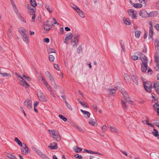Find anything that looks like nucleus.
I'll list each match as a JSON object with an SVG mask.
<instances>
[{"label": "nucleus", "mask_w": 159, "mask_h": 159, "mask_svg": "<svg viewBox=\"0 0 159 159\" xmlns=\"http://www.w3.org/2000/svg\"><path fill=\"white\" fill-rule=\"evenodd\" d=\"M117 87L118 88L119 90L122 94L125 101L129 103L130 102H132L129 100V96L127 93L124 90V89H122L121 87V86L123 85V84L121 83L118 82L117 83Z\"/></svg>", "instance_id": "1"}, {"label": "nucleus", "mask_w": 159, "mask_h": 159, "mask_svg": "<svg viewBox=\"0 0 159 159\" xmlns=\"http://www.w3.org/2000/svg\"><path fill=\"white\" fill-rule=\"evenodd\" d=\"M117 87L118 88L119 90L122 94L125 101L129 103L130 102H132L129 100V96L127 93L124 90V89H122L121 87V86L123 85V84L121 83L118 82L117 83Z\"/></svg>", "instance_id": "2"}, {"label": "nucleus", "mask_w": 159, "mask_h": 159, "mask_svg": "<svg viewBox=\"0 0 159 159\" xmlns=\"http://www.w3.org/2000/svg\"><path fill=\"white\" fill-rule=\"evenodd\" d=\"M80 35L76 33L74 34V38L72 39L71 41V44L74 46H76L79 42V37Z\"/></svg>", "instance_id": "3"}, {"label": "nucleus", "mask_w": 159, "mask_h": 159, "mask_svg": "<svg viewBox=\"0 0 159 159\" xmlns=\"http://www.w3.org/2000/svg\"><path fill=\"white\" fill-rule=\"evenodd\" d=\"M138 54L139 56V58L142 61V64L145 63L147 64L148 62L147 57L143 54L141 52H138Z\"/></svg>", "instance_id": "4"}, {"label": "nucleus", "mask_w": 159, "mask_h": 159, "mask_svg": "<svg viewBox=\"0 0 159 159\" xmlns=\"http://www.w3.org/2000/svg\"><path fill=\"white\" fill-rule=\"evenodd\" d=\"M129 15L131 17V18L134 19H136L137 16V12L132 9H129L127 11Z\"/></svg>", "instance_id": "5"}, {"label": "nucleus", "mask_w": 159, "mask_h": 159, "mask_svg": "<svg viewBox=\"0 0 159 159\" xmlns=\"http://www.w3.org/2000/svg\"><path fill=\"white\" fill-rule=\"evenodd\" d=\"M32 101L31 100L29 99H27L24 102V104L27 108L30 109H32Z\"/></svg>", "instance_id": "6"}, {"label": "nucleus", "mask_w": 159, "mask_h": 159, "mask_svg": "<svg viewBox=\"0 0 159 159\" xmlns=\"http://www.w3.org/2000/svg\"><path fill=\"white\" fill-rule=\"evenodd\" d=\"M16 75H17L18 77L22 79V80L20 81V83L21 85L23 86H25L26 88H28L29 87V85L25 81V80L24 79L23 77H21L17 73H16Z\"/></svg>", "instance_id": "7"}, {"label": "nucleus", "mask_w": 159, "mask_h": 159, "mask_svg": "<svg viewBox=\"0 0 159 159\" xmlns=\"http://www.w3.org/2000/svg\"><path fill=\"white\" fill-rule=\"evenodd\" d=\"M23 145L24 146L21 148V152L23 154L26 155L30 152V151L25 144L23 143Z\"/></svg>", "instance_id": "8"}, {"label": "nucleus", "mask_w": 159, "mask_h": 159, "mask_svg": "<svg viewBox=\"0 0 159 159\" xmlns=\"http://www.w3.org/2000/svg\"><path fill=\"white\" fill-rule=\"evenodd\" d=\"M48 21H46L44 23V29L49 30H50L52 28V23H51L50 24L48 23Z\"/></svg>", "instance_id": "9"}, {"label": "nucleus", "mask_w": 159, "mask_h": 159, "mask_svg": "<svg viewBox=\"0 0 159 159\" xmlns=\"http://www.w3.org/2000/svg\"><path fill=\"white\" fill-rule=\"evenodd\" d=\"M38 96L40 101L42 102H46L47 101L46 97L43 94L41 93H39L38 94Z\"/></svg>", "instance_id": "10"}, {"label": "nucleus", "mask_w": 159, "mask_h": 159, "mask_svg": "<svg viewBox=\"0 0 159 159\" xmlns=\"http://www.w3.org/2000/svg\"><path fill=\"white\" fill-rule=\"evenodd\" d=\"M49 131H50V134L52 137H53L54 139H55L57 141H58L60 140V138H58V136L56 135L55 131L54 130H49Z\"/></svg>", "instance_id": "11"}, {"label": "nucleus", "mask_w": 159, "mask_h": 159, "mask_svg": "<svg viewBox=\"0 0 159 159\" xmlns=\"http://www.w3.org/2000/svg\"><path fill=\"white\" fill-rule=\"evenodd\" d=\"M139 15L142 17L146 18L148 17V13L145 10H143L140 11Z\"/></svg>", "instance_id": "12"}, {"label": "nucleus", "mask_w": 159, "mask_h": 159, "mask_svg": "<svg viewBox=\"0 0 159 159\" xmlns=\"http://www.w3.org/2000/svg\"><path fill=\"white\" fill-rule=\"evenodd\" d=\"M48 147L50 148L51 150L56 149L58 148L57 143L54 142L52 143H50Z\"/></svg>", "instance_id": "13"}, {"label": "nucleus", "mask_w": 159, "mask_h": 159, "mask_svg": "<svg viewBox=\"0 0 159 159\" xmlns=\"http://www.w3.org/2000/svg\"><path fill=\"white\" fill-rule=\"evenodd\" d=\"M48 147L50 148L51 150L56 149L58 148L57 143L54 142L52 143H50Z\"/></svg>", "instance_id": "14"}, {"label": "nucleus", "mask_w": 159, "mask_h": 159, "mask_svg": "<svg viewBox=\"0 0 159 159\" xmlns=\"http://www.w3.org/2000/svg\"><path fill=\"white\" fill-rule=\"evenodd\" d=\"M19 32L21 36H23L27 34V31L26 29H24L23 28L20 27L19 29Z\"/></svg>", "instance_id": "15"}, {"label": "nucleus", "mask_w": 159, "mask_h": 159, "mask_svg": "<svg viewBox=\"0 0 159 159\" xmlns=\"http://www.w3.org/2000/svg\"><path fill=\"white\" fill-rule=\"evenodd\" d=\"M127 101L125 100H121V105L123 108L125 110H126L128 109Z\"/></svg>", "instance_id": "16"}, {"label": "nucleus", "mask_w": 159, "mask_h": 159, "mask_svg": "<svg viewBox=\"0 0 159 159\" xmlns=\"http://www.w3.org/2000/svg\"><path fill=\"white\" fill-rule=\"evenodd\" d=\"M159 83L158 81L157 80L154 81V82L153 88L156 92L159 91Z\"/></svg>", "instance_id": "17"}, {"label": "nucleus", "mask_w": 159, "mask_h": 159, "mask_svg": "<svg viewBox=\"0 0 159 159\" xmlns=\"http://www.w3.org/2000/svg\"><path fill=\"white\" fill-rule=\"evenodd\" d=\"M80 111L84 115V116L85 118H89L90 114L89 112L86 111H84L82 109H81Z\"/></svg>", "instance_id": "18"}, {"label": "nucleus", "mask_w": 159, "mask_h": 159, "mask_svg": "<svg viewBox=\"0 0 159 159\" xmlns=\"http://www.w3.org/2000/svg\"><path fill=\"white\" fill-rule=\"evenodd\" d=\"M22 37L23 40L25 43H28L29 42V38L27 34L22 36Z\"/></svg>", "instance_id": "19"}, {"label": "nucleus", "mask_w": 159, "mask_h": 159, "mask_svg": "<svg viewBox=\"0 0 159 159\" xmlns=\"http://www.w3.org/2000/svg\"><path fill=\"white\" fill-rule=\"evenodd\" d=\"M72 36V34L71 33H70L68 34L65 37L64 43H66L70 39Z\"/></svg>", "instance_id": "20"}, {"label": "nucleus", "mask_w": 159, "mask_h": 159, "mask_svg": "<svg viewBox=\"0 0 159 159\" xmlns=\"http://www.w3.org/2000/svg\"><path fill=\"white\" fill-rule=\"evenodd\" d=\"M148 64H147L143 63L142 64L141 66V68L142 72H145L147 69Z\"/></svg>", "instance_id": "21"}, {"label": "nucleus", "mask_w": 159, "mask_h": 159, "mask_svg": "<svg viewBox=\"0 0 159 159\" xmlns=\"http://www.w3.org/2000/svg\"><path fill=\"white\" fill-rule=\"evenodd\" d=\"M153 107L154 109L156 111L158 115H159V104L158 103H156L153 105Z\"/></svg>", "instance_id": "22"}, {"label": "nucleus", "mask_w": 159, "mask_h": 159, "mask_svg": "<svg viewBox=\"0 0 159 159\" xmlns=\"http://www.w3.org/2000/svg\"><path fill=\"white\" fill-rule=\"evenodd\" d=\"M131 78L133 81L136 84V85H138L139 83L138 79L137 78V76L136 75H133L131 76Z\"/></svg>", "instance_id": "23"}, {"label": "nucleus", "mask_w": 159, "mask_h": 159, "mask_svg": "<svg viewBox=\"0 0 159 159\" xmlns=\"http://www.w3.org/2000/svg\"><path fill=\"white\" fill-rule=\"evenodd\" d=\"M154 45L155 46V49L156 50L159 51V41L158 40L156 39H155L154 41Z\"/></svg>", "instance_id": "24"}, {"label": "nucleus", "mask_w": 159, "mask_h": 159, "mask_svg": "<svg viewBox=\"0 0 159 159\" xmlns=\"http://www.w3.org/2000/svg\"><path fill=\"white\" fill-rule=\"evenodd\" d=\"M123 21L125 24L127 25H129L131 24L130 20L125 17L123 18Z\"/></svg>", "instance_id": "25"}, {"label": "nucleus", "mask_w": 159, "mask_h": 159, "mask_svg": "<svg viewBox=\"0 0 159 159\" xmlns=\"http://www.w3.org/2000/svg\"><path fill=\"white\" fill-rule=\"evenodd\" d=\"M158 14L157 11H152L150 12L149 14L148 13V17H155Z\"/></svg>", "instance_id": "26"}, {"label": "nucleus", "mask_w": 159, "mask_h": 159, "mask_svg": "<svg viewBox=\"0 0 159 159\" xmlns=\"http://www.w3.org/2000/svg\"><path fill=\"white\" fill-rule=\"evenodd\" d=\"M145 89H147V87L152 88V84L150 82H146L144 84Z\"/></svg>", "instance_id": "27"}, {"label": "nucleus", "mask_w": 159, "mask_h": 159, "mask_svg": "<svg viewBox=\"0 0 159 159\" xmlns=\"http://www.w3.org/2000/svg\"><path fill=\"white\" fill-rule=\"evenodd\" d=\"M152 134L155 137H157L159 139V134L158 132L156 129H153V131L152 132Z\"/></svg>", "instance_id": "28"}, {"label": "nucleus", "mask_w": 159, "mask_h": 159, "mask_svg": "<svg viewBox=\"0 0 159 159\" xmlns=\"http://www.w3.org/2000/svg\"><path fill=\"white\" fill-rule=\"evenodd\" d=\"M108 90H109V95H110L114 96L116 92V89H109Z\"/></svg>", "instance_id": "29"}, {"label": "nucleus", "mask_w": 159, "mask_h": 159, "mask_svg": "<svg viewBox=\"0 0 159 159\" xmlns=\"http://www.w3.org/2000/svg\"><path fill=\"white\" fill-rule=\"evenodd\" d=\"M31 5H32L33 8H34L36 10L35 7L37 6V3L35 0H30V1Z\"/></svg>", "instance_id": "30"}, {"label": "nucleus", "mask_w": 159, "mask_h": 159, "mask_svg": "<svg viewBox=\"0 0 159 159\" xmlns=\"http://www.w3.org/2000/svg\"><path fill=\"white\" fill-rule=\"evenodd\" d=\"M153 28H152V27H149V39L150 38H152L153 35Z\"/></svg>", "instance_id": "31"}, {"label": "nucleus", "mask_w": 159, "mask_h": 159, "mask_svg": "<svg viewBox=\"0 0 159 159\" xmlns=\"http://www.w3.org/2000/svg\"><path fill=\"white\" fill-rule=\"evenodd\" d=\"M45 8L50 13H52V8L48 4H46L45 5Z\"/></svg>", "instance_id": "32"}, {"label": "nucleus", "mask_w": 159, "mask_h": 159, "mask_svg": "<svg viewBox=\"0 0 159 159\" xmlns=\"http://www.w3.org/2000/svg\"><path fill=\"white\" fill-rule=\"evenodd\" d=\"M77 10H78L76 11L78 12L80 16L82 18L84 17V15L83 12L82 11L80 10L79 8Z\"/></svg>", "instance_id": "33"}, {"label": "nucleus", "mask_w": 159, "mask_h": 159, "mask_svg": "<svg viewBox=\"0 0 159 159\" xmlns=\"http://www.w3.org/2000/svg\"><path fill=\"white\" fill-rule=\"evenodd\" d=\"M141 32L140 30H137L135 32V36L137 38L140 37Z\"/></svg>", "instance_id": "34"}, {"label": "nucleus", "mask_w": 159, "mask_h": 159, "mask_svg": "<svg viewBox=\"0 0 159 159\" xmlns=\"http://www.w3.org/2000/svg\"><path fill=\"white\" fill-rule=\"evenodd\" d=\"M155 62L156 63V64L159 63V57L156 54L154 56Z\"/></svg>", "instance_id": "35"}, {"label": "nucleus", "mask_w": 159, "mask_h": 159, "mask_svg": "<svg viewBox=\"0 0 159 159\" xmlns=\"http://www.w3.org/2000/svg\"><path fill=\"white\" fill-rule=\"evenodd\" d=\"M14 140L18 144L20 147L22 146V144L21 142L17 138H15L14 139Z\"/></svg>", "instance_id": "36"}, {"label": "nucleus", "mask_w": 159, "mask_h": 159, "mask_svg": "<svg viewBox=\"0 0 159 159\" xmlns=\"http://www.w3.org/2000/svg\"><path fill=\"white\" fill-rule=\"evenodd\" d=\"M133 6L136 8H140L142 7L141 4L140 3H134L133 4Z\"/></svg>", "instance_id": "37"}, {"label": "nucleus", "mask_w": 159, "mask_h": 159, "mask_svg": "<svg viewBox=\"0 0 159 159\" xmlns=\"http://www.w3.org/2000/svg\"><path fill=\"white\" fill-rule=\"evenodd\" d=\"M78 102L84 107L89 108V106L86 103H83L82 102L79 100H78Z\"/></svg>", "instance_id": "38"}, {"label": "nucleus", "mask_w": 159, "mask_h": 159, "mask_svg": "<svg viewBox=\"0 0 159 159\" xmlns=\"http://www.w3.org/2000/svg\"><path fill=\"white\" fill-rule=\"evenodd\" d=\"M110 128L111 131L114 132L116 134L118 133L117 129L116 127L113 126H110Z\"/></svg>", "instance_id": "39"}, {"label": "nucleus", "mask_w": 159, "mask_h": 159, "mask_svg": "<svg viewBox=\"0 0 159 159\" xmlns=\"http://www.w3.org/2000/svg\"><path fill=\"white\" fill-rule=\"evenodd\" d=\"M14 10V11L16 13V14L17 16L19 18L20 17V16H21V15L20 12L19 11L18 9L17 8H16L13 10Z\"/></svg>", "instance_id": "40"}, {"label": "nucleus", "mask_w": 159, "mask_h": 159, "mask_svg": "<svg viewBox=\"0 0 159 159\" xmlns=\"http://www.w3.org/2000/svg\"><path fill=\"white\" fill-rule=\"evenodd\" d=\"M65 103L67 107L70 110L72 111L73 109L71 107V106L66 101H65Z\"/></svg>", "instance_id": "41"}, {"label": "nucleus", "mask_w": 159, "mask_h": 159, "mask_svg": "<svg viewBox=\"0 0 159 159\" xmlns=\"http://www.w3.org/2000/svg\"><path fill=\"white\" fill-rule=\"evenodd\" d=\"M32 10H28L27 12L28 13L30 14V15H33L34 14H35V8H34V9H32Z\"/></svg>", "instance_id": "42"}, {"label": "nucleus", "mask_w": 159, "mask_h": 159, "mask_svg": "<svg viewBox=\"0 0 159 159\" xmlns=\"http://www.w3.org/2000/svg\"><path fill=\"white\" fill-rule=\"evenodd\" d=\"M36 152L41 157L43 158V157H44L45 155L39 150H36Z\"/></svg>", "instance_id": "43"}, {"label": "nucleus", "mask_w": 159, "mask_h": 159, "mask_svg": "<svg viewBox=\"0 0 159 159\" xmlns=\"http://www.w3.org/2000/svg\"><path fill=\"white\" fill-rule=\"evenodd\" d=\"M11 29H8L7 33V35L8 37L9 38H12V34L11 33Z\"/></svg>", "instance_id": "44"}, {"label": "nucleus", "mask_w": 159, "mask_h": 159, "mask_svg": "<svg viewBox=\"0 0 159 159\" xmlns=\"http://www.w3.org/2000/svg\"><path fill=\"white\" fill-rule=\"evenodd\" d=\"M47 51L49 54L52 53H55V50L53 48H49L47 50Z\"/></svg>", "instance_id": "45"}, {"label": "nucleus", "mask_w": 159, "mask_h": 159, "mask_svg": "<svg viewBox=\"0 0 159 159\" xmlns=\"http://www.w3.org/2000/svg\"><path fill=\"white\" fill-rule=\"evenodd\" d=\"M70 6L72 8L75 10L76 11H77L78 10V9H79V8L75 5L73 3H71L70 4Z\"/></svg>", "instance_id": "46"}, {"label": "nucleus", "mask_w": 159, "mask_h": 159, "mask_svg": "<svg viewBox=\"0 0 159 159\" xmlns=\"http://www.w3.org/2000/svg\"><path fill=\"white\" fill-rule=\"evenodd\" d=\"M82 150V148H79L78 147H76L75 149L74 150V151L76 152H80Z\"/></svg>", "instance_id": "47"}, {"label": "nucleus", "mask_w": 159, "mask_h": 159, "mask_svg": "<svg viewBox=\"0 0 159 159\" xmlns=\"http://www.w3.org/2000/svg\"><path fill=\"white\" fill-rule=\"evenodd\" d=\"M47 78L52 82V83L55 82L54 79L52 75H51L49 76Z\"/></svg>", "instance_id": "48"}, {"label": "nucleus", "mask_w": 159, "mask_h": 159, "mask_svg": "<svg viewBox=\"0 0 159 159\" xmlns=\"http://www.w3.org/2000/svg\"><path fill=\"white\" fill-rule=\"evenodd\" d=\"M7 157L11 159H16L14 156L11 154H8Z\"/></svg>", "instance_id": "49"}, {"label": "nucleus", "mask_w": 159, "mask_h": 159, "mask_svg": "<svg viewBox=\"0 0 159 159\" xmlns=\"http://www.w3.org/2000/svg\"><path fill=\"white\" fill-rule=\"evenodd\" d=\"M10 1L11 3V4L12 6L13 9H14L16 8H17V7L16 6V5L13 1V0H10Z\"/></svg>", "instance_id": "50"}, {"label": "nucleus", "mask_w": 159, "mask_h": 159, "mask_svg": "<svg viewBox=\"0 0 159 159\" xmlns=\"http://www.w3.org/2000/svg\"><path fill=\"white\" fill-rule=\"evenodd\" d=\"M49 59L51 61L53 62L54 61L55 57L52 55H50L49 56Z\"/></svg>", "instance_id": "51"}, {"label": "nucleus", "mask_w": 159, "mask_h": 159, "mask_svg": "<svg viewBox=\"0 0 159 159\" xmlns=\"http://www.w3.org/2000/svg\"><path fill=\"white\" fill-rule=\"evenodd\" d=\"M0 74H1L3 76H7V77H10L11 76V75L9 74H7L6 73H2L1 72V73Z\"/></svg>", "instance_id": "52"}, {"label": "nucleus", "mask_w": 159, "mask_h": 159, "mask_svg": "<svg viewBox=\"0 0 159 159\" xmlns=\"http://www.w3.org/2000/svg\"><path fill=\"white\" fill-rule=\"evenodd\" d=\"M52 84L53 86L54 89H55V91L56 92L57 90V89L55 82L52 83Z\"/></svg>", "instance_id": "53"}, {"label": "nucleus", "mask_w": 159, "mask_h": 159, "mask_svg": "<svg viewBox=\"0 0 159 159\" xmlns=\"http://www.w3.org/2000/svg\"><path fill=\"white\" fill-rule=\"evenodd\" d=\"M59 117L62 119L64 121H66L67 120V119L65 117L63 116L60 115L59 116Z\"/></svg>", "instance_id": "54"}, {"label": "nucleus", "mask_w": 159, "mask_h": 159, "mask_svg": "<svg viewBox=\"0 0 159 159\" xmlns=\"http://www.w3.org/2000/svg\"><path fill=\"white\" fill-rule=\"evenodd\" d=\"M74 157L78 159H82L83 158V157L81 155H79L78 154L75 155H74Z\"/></svg>", "instance_id": "55"}, {"label": "nucleus", "mask_w": 159, "mask_h": 159, "mask_svg": "<svg viewBox=\"0 0 159 159\" xmlns=\"http://www.w3.org/2000/svg\"><path fill=\"white\" fill-rule=\"evenodd\" d=\"M32 6L30 4H27L26 5V7L28 9V10H32V9L33 8H32Z\"/></svg>", "instance_id": "56"}, {"label": "nucleus", "mask_w": 159, "mask_h": 159, "mask_svg": "<svg viewBox=\"0 0 159 159\" xmlns=\"http://www.w3.org/2000/svg\"><path fill=\"white\" fill-rule=\"evenodd\" d=\"M131 58L133 60L136 61L138 59V57L136 55H133L131 57Z\"/></svg>", "instance_id": "57"}, {"label": "nucleus", "mask_w": 159, "mask_h": 159, "mask_svg": "<svg viewBox=\"0 0 159 159\" xmlns=\"http://www.w3.org/2000/svg\"><path fill=\"white\" fill-rule=\"evenodd\" d=\"M93 120V119H90L89 122V124L92 125H94L95 124V121H94Z\"/></svg>", "instance_id": "58"}, {"label": "nucleus", "mask_w": 159, "mask_h": 159, "mask_svg": "<svg viewBox=\"0 0 159 159\" xmlns=\"http://www.w3.org/2000/svg\"><path fill=\"white\" fill-rule=\"evenodd\" d=\"M82 51V48L81 46L80 45L79 46L77 49V52L78 53H80V52Z\"/></svg>", "instance_id": "59"}, {"label": "nucleus", "mask_w": 159, "mask_h": 159, "mask_svg": "<svg viewBox=\"0 0 159 159\" xmlns=\"http://www.w3.org/2000/svg\"><path fill=\"white\" fill-rule=\"evenodd\" d=\"M156 66L154 68V70L156 71H159V63L156 64Z\"/></svg>", "instance_id": "60"}, {"label": "nucleus", "mask_w": 159, "mask_h": 159, "mask_svg": "<svg viewBox=\"0 0 159 159\" xmlns=\"http://www.w3.org/2000/svg\"><path fill=\"white\" fill-rule=\"evenodd\" d=\"M84 152H87L89 153L92 154L93 153V151L91 150H89L86 149H84Z\"/></svg>", "instance_id": "61"}, {"label": "nucleus", "mask_w": 159, "mask_h": 159, "mask_svg": "<svg viewBox=\"0 0 159 159\" xmlns=\"http://www.w3.org/2000/svg\"><path fill=\"white\" fill-rule=\"evenodd\" d=\"M43 41L44 43H48L49 42V39L48 38H45L43 39Z\"/></svg>", "instance_id": "62"}, {"label": "nucleus", "mask_w": 159, "mask_h": 159, "mask_svg": "<svg viewBox=\"0 0 159 159\" xmlns=\"http://www.w3.org/2000/svg\"><path fill=\"white\" fill-rule=\"evenodd\" d=\"M121 48H122V51L124 52H125V46H124V43H123V44H122L121 43Z\"/></svg>", "instance_id": "63"}, {"label": "nucleus", "mask_w": 159, "mask_h": 159, "mask_svg": "<svg viewBox=\"0 0 159 159\" xmlns=\"http://www.w3.org/2000/svg\"><path fill=\"white\" fill-rule=\"evenodd\" d=\"M54 67L55 68L57 69L58 70H60V68L59 67V66L57 64H55L54 65Z\"/></svg>", "instance_id": "64"}]
</instances>
